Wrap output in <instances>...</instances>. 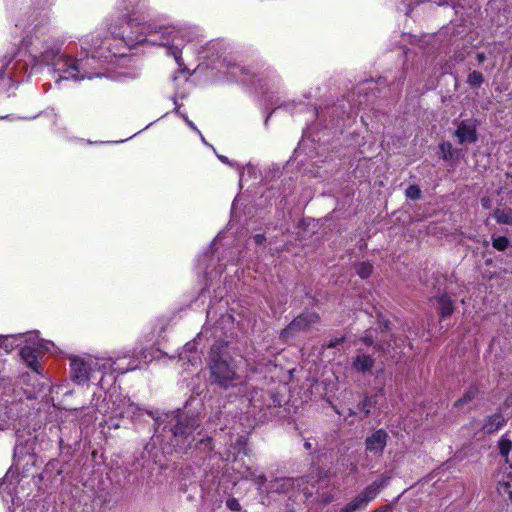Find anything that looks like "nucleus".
Returning <instances> with one entry per match:
<instances>
[{
    "label": "nucleus",
    "instance_id": "f704fd0d",
    "mask_svg": "<svg viewBox=\"0 0 512 512\" xmlns=\"http://www.w3.org/2000/svg\"><path fill=\"white\" fill-rule=\"evenodd\" d=\"M218 158L223 162V163H229L227 157L225 156H218Z\"/></svg>",
    "mask_w": 512,
    "mask_h": 512
},
{
    "label": "nucleus",
    "instance_id": "4c0bfd02",
    "mask_svg": "<svg viewBox=\"0 0 512 512\" xmlns=\"http://www.w3.org/2000/svg\"><path fill=\"white\" fill-rule=\"evenodd\" d=\"M177 54H178V52H176V51L173 52V55H174L176 61L178 62L179 61V57H178Z\"/></svg>",
    "mask_w": 512,
    "mask_h": 512
},
{
    "label": "nucleus",
    "instance_id": "58836bf2",
    "mask_svg": "<svg viewBox=\"0 0 512 512\" xmlns=\"http://www.w3.org/2000/svg\"><path fill=\"white\" fill-rule=\"evenodd\" d=\"M373 512H382V511H381V510H375V511H373Z\"/></svg>",
    "mask_w": 512,
    "mask_h": 512
},
{
    "label": "nucleus",
    "instance_id": "423d86ee",
    "mask_svg": "<svg viewBox=\"0 0 512 512\" xmlns=\"http://www.w3.org/2000/svg\"><path fill=\"white\" fill-rule=\"evenodd\" d=\"M459 144H473L477 141V123L474 119H465L457 124L454 132Z\"/></svg>",
    "mask_w": 512,
    "mask_h": 512
},
{
    "label": "nucleus",
    "instance_id": "72a5a7b5",
    "mask_svg": "<svg viewBox=\"0 0 512 512\" xmlns=\"http://www.w3.org/2000/svg\"><path fill=\"white\" fill-rule=\"evenodd\" d=\"M340 512H353L350 506L347 504L344 508L340 510Z\"/></svg>",
    "mask_w": 512,
    "mask_h": 512
},
{
    "label": "nucleus",
    "instance_id": "7c9ffc66",
    "mask_svg": "<svg viewBox=\"0 0 512 512\" xmlns=\"http://www.w3.org/2000/svg\"><path fill=\"white\" fill-rule=\"evenodd\" d=\"M342 338H336L334 340H331L328 344H327V347L328 348H332V347H335L336 345H338L339 343L342 342Z\"/></svg>",
    "mask_w": 512,
    "mask_h": 512
},
{
    "label": "nucleus",
    "instance_id": "20e7f679",
    "mask_svg": "<svg viewBox=\"0 0 512 512\" xmlns=\"http://www.w3.org/2000/svg\"><path fill=\"white\" fill-rule=\"evenodd\" d=\"M55 67L60 74V79L79 80L85 77L90 78V76L80 74L81 70L84 68L83 60H77L69 56H61L55 62Z\"/></svg>",
    "mask_w": 512,
    "mask_h": 512
},
{
    "label": "nucleus",
    "instance_id": "412c9836",
    "mask_svg": "<svg viewBox=\"0 0 512 512\" xmlns=\"http://www.w3.org/2000/svg\"><path fill=\"white\" fill-rule=\"evenodd\" d=\"M483 81V75L478 71H472L467 78V83L474 87H479Z\"/></svg>",
    "mask_w": 512,
    "mask_h": 512
},
{
    "label": "nucleus",
    "instance_id": "b1692460",
    "mask_svg": "<svg viewBox=\"0 0 512 512\" xmlns=\"http://www.w3.org/2000/svg\"><path fill=\"white\" fill-rule=\"evenodd\" d=\"M406 196L412 200L419 199L421 196V190L416 185H410L406 189Z\"/></svg>",
    "mask_w": 512,
    "mask_h": 512
},
{
    "label": "nucleus",
    "instance_id": "a211bd4d",
    "mask_svg": "<svg viewBox=\"0 0 512 512\" xmlns=\"http://www.w3.org/2000/svg\"><path fill=\"white\" fill-rule=\"evenodd\" d=\"M166 33L169 37H171V41L167 40L166 42H161V45L173 47L175 49L178 48L182 44V40L180 39L179 32L174 29H165Z\"/></svg>",
    "mask_w": 512,
    "mask_h": 512
},
{
    "label": "nucleus",
    "instance_id": "f8f14e48",
    "mask_svg": "<svg viewBox=\"0 0 512 512\" xmlns=\"http://www.w3.org/2000/svg\"><path fill=\"white\" fill-rule=\"evenodd\" d=\"M375 363V360L372 356L365 354L361 351H358L356 356L353 358L352 367L354 370L366 373L371 371Z\"/></svg>",
    "mask_w": 512,
    "mask_h": 512
},
{
    "label": "nucleus",
    "instance_id": "0eeeda50",
    "mask_svg": "<svg viewBox=\"0 0 512 512\" xmlns=\"http://www.w3.org/2000/svg\"><path fill=\"white\" fill-rule=\"evenodd\" d=\"M384 485L385 481H375L366 487L361 493H359L352 501L348 503L352 511L356 512L357 510L365 508L367 504L376 497Z\"/></svg>",
    "mask_w": 512,
    "mask_h": 512
},
{
    "label": "nucleus",
    "instance_id": "aec40b11",
    "mask_svg": "<svg viewBox=\"0 0 512 512\" xmlns=\"http://www.w3.org/2000/svg\"><path fill=\"white\" fill-rule=\"evenodd\" d=\"M373 270V266L368 262H361L356 266L357 274L362 278H368Z\"/></svg>",
    "mask_w": 512,
    "mask_h": 512
},
{
    "label": "nucleus",
    "instance_id": "5701e85b",
    "mask_svg": "<svg viewBox=\"0 0 512 512\" xmlns=\"http://www.w3.org/2000/svg\"><path fill=\"white\" fill-rule=\"evenodd\" d=\"M370 407L371 402L368 398H364L359 404H358V410L362 414L361 418H365L370 413Z\"/></svg>",
    "mask_w": 512,
    "mask_h": 512
},
{
    "label": "nucleus",
    "instance_id": "c9c22d12",
    "mask_svg": "<svg viewBox=\"0 0 512 512\" xmlns=\"http://www.w3.org/2000/svg\"><path fill=\"white\" fill-rule=\"evenodd\" d=\"M186 122H187V124H188L192 129L196 130V127L194 126V124H193L191 121H189L188 119H186Z\"/></svg>",
    "mask_w": 512,
    "mask_h": 512
},
{
    "label": "nucleus",
    "instance_id": "39448f33",
    "mask_svg": "<svg viewBox=\"0 0 512 512\" xmlns=\"http://www.w3.org/2000/svg\"><path fill=\"white\" fill-rule=\"evenodd\" d=\"M319 316L315 312H304L296 317L282 332L281 337L288 340L295 333L304 331L319 322Z\"/></svg>",
    "mask_w": 512,
    "mask_h": 512
},
{
    "label": "nucleus",
    "instance_id": "e433bc0d",
    "mask_svg": "<svg viewBox=\"0 0 512 512\" xmlns=\"http://www.w3.org/2000/svg\"><path fill=\"white\" fill-rule=\"evenodd\" d=\"M364 341H365V343L367 345H371L372 344V340L371 339L365 338Z\"/></svg>",
    "mask_w": 512,
    "mask_h": 512
},
{
    "label": "nucleus",
    "instance_id": "f3484780",
    "mask_svg": "<svg viewBox=\"0 0 512 512\" xmlns=\"http://www.w3.org/2000/svg\"><path fill=\"white\" fill-rule=\"evenodd\" d=\"M494 218L500 224H512V210L498 209L494 213Z\"/></svg>",
    "mask_w": 512,
    "mask_h": 512
},
{
    "label": "nucleus",
    "instance_id": "2f4dec72",
    "mask_svg": "<svg viewBox=\"0 0 512 512\" xmlns=\"http://www.w3.org/2000/svg\"><path fill=\"white\" fill-rule=\"evenodd\" d=\"M11 61V58H9L8 60H5L2 62V66H1V70H0V73L3 72L4 70V67Z\"/></svg>",
    "mask_w": 512,
    "mask_h": 512
},
{
    "label": "nucleus",
    "instance_id": "2eb2a0df",
    "mask_svg": "<svg viewBox=\"0 0 512 512\" xmlns=\"http://www.w3.org/2000/svg\"><path fill=\"white\" fill-rule=\"evenodd\" d=\"M439 311L442 318L449 317L453 311V303L447 295H442L438 298Z\"/></svg>",
    "mask_w": 512,
    "mask_h": 512
},
{
    "label": "nucleus",
    "instance_id": "473e14b6",
    "mask_svg": "<svg viewBox=\"0 0 512 512\" xmlns=\"http://www.w3.org/2000/svg\"><path fill=\"white\" fill-rule=\"evenodd\" d=\"M340 512H353L350 506L347 504L344 508L340 510Z\"/></svg>",
    "mask_w": 512,
    "mask_h": 512
},
{
    "label": "nucleus",
    "instance_id": "9d476101",
    "mask_svg": "<svg viewBox=\"0 0 512 512\" xmlns=\"http://www.w3.org/2000/svg\"><path fill=\"white\" fill-rule=\"evenodd\" d=\"M496 492L501 502H512V471H500L496 475Z\"/></svg>",
    "mask_w": 512,
    "mask_h": 512
},
{
    "label": "nucleus",
    "instance_id": "bb28decb",
    "mask_svg": "<svg viewBox=\"0 0 512 512\" xmlns=\"http://www.w3.org/2000/svg\"><path fill=\"white\" fill-rule=\"evenodd\" d=\"M9 336H10V335H8V336H3V337H2V339H3V346H4L5 348H8V347H10V346L12 347L14 344H15L16 346H20V345H22V344L24 343V342L17 341V340H11V339H10V340H6L5 338H6V337H9Z\"/></svg>",
    "mask_w": 512,
    "mask_h": 512
},
{
    "label": "nucleus",
    "instance_id": "dca6fc26",
    "mask_svg": "<svg viewBox=\"0 0 512 512\" xmlns=\"http://www.w3.org/2000/svg\"><path fill=\"white\" fill-rule=\"evenodd\" d=\"M498 446L500 454L505 459L506 464H510L509 453L512 449V441L502 437L498 442Z\"/></svg>",
    "mask_w": 512,
    "mask_h": 512
},
{
    "label": "nucleus",
    "instance_id": "9b49d317",
    "mask_svg": "<svg viewBox=\"0 0 512 512\" xmlns=\"http://www.w3.org/2000/svg\"><path fill=\"white\" fill-rule=\"evenodd\" d=\"M388 434L379 429L366 439V449L372 453H381L387 444Z\"/></svg>",
    "mask_w": 512,
    "mask_h": 512
},
{
    "label": "nucleus",
    "instance_id": "393cba45",
    "mask_svg": "<svg viewBox=\"0 0 512 512\" xmlns=\"http://www.w3.org/2000/svg\"><path fill=\"white\" fill-rule=\"evenodd\" d=\"M226 506L231 511H234V512H238L241 510V505H240L239 501L234 497H230L226 500Z\"/></svg>",
    "mask_w": 512,
    "mask_h": 512
},
{
    "label": "nucleus",
    "instance_id": "c756f323",
    "mask_svg": "<svg viewBox=\"0 0 512 512\" xmlns=\"http://www.w3.org/2000/svg\"><path fill=\"white\" fill-rule=\"evenodd\" d=\"M476 60H477V62H478V65L483 64V62L486 60V56H485V54H484V53H482V52H481V53H477V54H476Z\"/></svg>",
    "mask_w": 512,
    "mask_h": 512
},
{
    "label": "nucleus",
    "instance_id": "1a4fd4ad",
    "mask_svg": "<svg viewBox=\"0 0 512 512\" xmlns=\"http://www.w3.org/2000/svg\"><path fill=\"white\" fill-rule=\"evenodd\" d=\"M211 372L215 381L227 387L235 379L234 369L224 360H214L211 365Z\"/></svg>",
    "mask_w": 512,
    "mask_h": 512
},
{
    "label": "nucleus",
    "instance_id": "a878e982",
    "mask_svg": "<svg viewBox=\"0 0 512 512\" xmlns=\"http://www.w3.org/2000/svg\"><path fill=\"white\" fill-rule=\"evenodd\" d=\"M440 148H441V150L443 152V158L444 159L447 160V159H451L452 158V156H453L452 155V145L450 143H448V142L442 143L440 145Z\"/></svg>",
    "mask_w": 512,
    "mask_h": 512
},
{
    "label": "nucleus",
    "instance_id": "6e6552de",
    "mask_svg": "<svg viewBox=\"0 0 512 512\" xmlns=\"http://www.w3.org/2000/svg\"><path fill=\"white\" fill-rule=\"evenodd\" d=\"M176 420L177 423L173 429L174 436L183 437L182 444L187 443V445H190L194 438L189 440V435L198 427L197 419L185 416L184 414H178Z\"/></svg>",
    "mask_w": 512,
    "mask_h": 512
},
{
    "label": "nucleus",
    "instance_id": "6ab92c4d",
    "mask_svg": "<svg viewBox=\"0 0 512 512\" xmlns=\"http://www.w3.org/2000/svg\"><path fill=\"white\" fill-rule=\"evenodd\" d=\"M477 393H478V391L476 388H474V387L469 388V390L466 391L464 393V395L455 402V406L462 407V406L470 403L476 397Z\"/></svg>",
    "mask_w": 512,
    "mask_h": 512
},
{
    "label": "nucleus",
    "instance_id": "f03ea898",
    "mask_svg": "<svg viewBox=\"0 0 512 512\" xmlns=\"http://www.w3.org/2000/svg\"><path fill=\"white\" fill-rule=\"evenodd\" d=\"M116 362L111 358H97L87 357L74 359L71 362V377L78 384L86 383L92 373L96 371H119L121 373L126 372L128 369H122L115 367Z\"/></svg>",
    "mask_w": 512,
    "mask_h": 512
},
{
    "label": "nucleus",
    "instance_id": "ddd939ff",
    "mask_svg": "<svg viewBox=\"0 0 512 512\" xmlns=\"http://www.w3.org/2000/svg\"><path fill=\"white\" fill-rule=\"evenodd\" d=\"M299 482V480H293L290 478L276 479L270 482L268 492L285 493L290 491V489H292L295 486V483L299 485Z\"/></svg>",
    "mask_w": 512,
    "mask_h": 512
},
{
    "label": "nucleus",
    "instance_id": "4be33fe9",
    "mask_svg": "<svg viewBox=\"0 0 512 512\" xmlns=\"http://www.w3.org/2000/svg\"><path fill=\"white\" fill-rule=\"evenodd\" d=\"M509 245V241L505 236H499L492 239V246L498 251H504Z\"/></svg>",
    "mask_w": 512,
    "mask_h": 512
},
{
    "label": "nucleus",
    "instance_id": "f257e3e1",
    "mask_svg": "<svg viewBox=\"0 0 512 512\" xmlns=\"http://www.w3.org/2000/svg\"><path fill=\"white\" fill-rule=\"evenodd\" d=\"M125 10L122 18H111L108 30L112 36L119 38L130 47L146 41L156 44V40L147 39L150 26L146 22L144 13L140 11L139 1L134 0L129 7H125Z\"/></svg>",
    "mask_w": 512,
    "mask_h": 512
},
{
    "label": "nucleus",
    "instance_id": "4468645a",
    "mask_svg": "<svg viewBox=\"0 0 512 512\" xmlns=\"http://www.w3.org/2000/svg\"><path fill=\"white\" fill-rule=\"evenodd\" d=\"M504 423V417L500 413H496L486 418L483 424V430L486 433H493L500 429Z\"/></svg>",
    "mask_w": 512,
    "mask_h": 512
},
{
    "label": "nucleus",
    "instance_id": "7ed1b4c3",
    "mask_svg": "<svg viewBox=\"0 0 512 512\" xmlns=\"http://www.w3.org/2000/svg\"><path fill=\"white\" fill-rule=\"evenodd\" d=\"M6 340H17L25 342V345L21 348L20 356L32 368L39 374V364L37 358L45 350L48 349L47 342L38 337L37 332H29L26 334H17L5 338Z\"/></svg>",
    "mask_w": 512,
    "mask_h": 512
},
{
    "label": "nucleus",
    "instance_id": "cd10ccee",
    "mask_svg": "<svg viewBox=\"0 0 512 512\" xmlns=\"http://www.w3.org/2000/svg\"><path fill=\"white\" fill-rule=\"evenodd\" d=\"M248 477H251L259 486H262L266 481V477L264 474H260L258 476H254L252 473Z\"/></svg>",
    "mask_w": 512,
    "mask_h": 512
},
{
    "label": "nucleus",
    "instance_id": "c85d7f7f",
    "mask_svg": "<svg viewBox=\"0 0 512 512\" xmlns=\"http://www.w3.org/2000/svg\"><path fill=\"white\" fill-rule=\"evenodd\" d=\"M254 241L256 244L261 245L265 241V236L263 234H256L254 236Z\"/></svg>",
    "mask_w": 512,
    "mask_h": 512
}]
</instances>
